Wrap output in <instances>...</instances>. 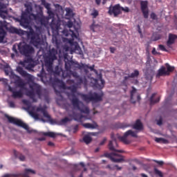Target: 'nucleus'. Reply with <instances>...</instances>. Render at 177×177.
I'll use <instances>...</instances> for the list:
<instances>
[{
  "label": "nucleus",
  "mask_w": 177,
  "mask_h": 177,
  "mask_svg": "<svg viewBox=\"0 0 177 177\" xmlns=\"http://www.w3.org/2000/svg\"><path fill=\"white\" fill-rule=\"evenodd\" d=\"M41 5L47 10V14H48V17H44L43 15V11L40 10L36 15L32 14L33 19L35 21L39 23L42 26L46 27L48 24L49 19H53L52 23H50V28L52 29L53 33L56 34L53 35V44L55 45L57 50H59V53L60 45L62 44V41L59 39V30L60 27V21L59 20L55 19V13L51 10V5L49 3H46V0H41Z\"/></svg>",
  "instance_id": "f257e3e1"
},
{
  "label": "nucleus",
  "mask_w": 177,
  "mask_h": 177,
  "mask_svg": "<svg viewBox=\"0 0 177 177\" xmlns=\"http://www.w3.org/2000/svg\"><path fill=\"white\" fill-rule=\"evenodd\" d=\"M85 67H88V65L83 63L79 64L78 62L73 60H68L64 64V68L66 70V73L63 72L62 77L64 78H71V75H73V77L75 78L77 82L76 86H80L82 84L86 86L88 84V80L86 76H80L76 71H71V69L73 71L77 69L82 70V68H85Z\"/></svg>",
  "instance_id": "f03ea898"
},
{
  "label": "nucleus",
  "mask_w": 177,
  "mask_h": 177,
  "mask_svg": "<svg viewBox=\"0 0 177 177\" xmlns=\"http://www.w3.org/2000/svg\"><path fill=\"white\" fill-rule=\"evenodd\" d=\"M111 140H110L109 144H108V149H109L110 151H114V152L104 153V156L111 159V162H114L116 163L125 162V159L124 158V156L121 154L117 153H123L124 151L117 149L119 147V145L117 143V140L115 137H114L113 133H111Z\"/></svg>",
  "instance_id": "7ed1b4c3"
},
{
  "label": "nucleus",
  "mask_w": 177,
  "mask_h": 177,
  "mask_svg": "<svg viewBox=\"0 0 177 177\" xmlns=\"http://www.w3.org/2000/svg\"><path fill=\"white\" fill-rule=\"evenodd\" d=\"M57 53V50L53 48L49 50L48 54L44 57V64L47 72L50 74L53 73L54 75H59L62 71L59 66H56L53 71V62L57 59V57L56 56Z\"/></svg>",
  "instance_id": "20e7f679"
},
{
  "label": "nucleus",
  "mask_w": 177,
  "mask_h": 177,
  "mask_svg": "<svg viewBox=\"0 0 177 177\" xmlns=\"http://www.w3.org/2000/svg\"><path fill=\"white\" fill-rule=\"evenodd\" d=\"M67 89L71 91V96L72 97H70L71 103H72V105L73 108L77 111H79L82 113L84 114H89L90 109L88 106H86L82 101L79 100L78 97L75 96V94L77 93V87L76 85H73L71 86L67 87Z\"/></svg>",
  "instance_id": "39448f33"
},
{
  "label": "nucleus",
  "mask_w": 177,
  "mask_h": 177,
  "mask_svg": "<svg viewBox=\"0 0 177 177\" xmlns=\"http://www.w3.org/2000/svg\"><path fill=\"white\" fill-rule=\"evenodd\" d=\"M10 32L19 36L26 35L27 38L30 39V43L35 47L41 45V37H39V34L36 33L31 27H30L29 31L22 30L21 29H18L17 28H10Z\"/></svg>",
  "instance_id": "423d86ee"
},
{
  "label": "nucleus",
  "mask_w": 177,
  "mask_h": 177,
  "mask_svg": "<svg viewBox=\"0 0 177 177\" xmlns=\"http://www.w3.org/2000/svg\"><path fill=\"white\" fill-rule=\"evenodd\" d=\"M77 96L81 97V99L87 103L88 102H100L102 101L104 96L103 93H89L88 94H83L82 93H77Z\"/></svg>",
  "instance_id": "0eeeda50"
},
{
  "label": "nucleus",
  "mask_w": 177,
  "mask_h": 177,
  "mask_svg": "<svg viewBox=\"0 0 177 177\" xmlns=\"http://www.w3.org/2000/svg\"><path fill=\"white\" fill-rule=\"evenodd\" d=\"M26 12H23L21 14V18L19 19L20 26L24 27V28H29V19L30 13L32 11V8L31 4H25Z\"/></svg>",
  "instance_id": "6e6552de"
},
{
  "label": "nucleus",
  "mask_w": 177,
  "mask_h": 177,
  "mask_svg": "<svg viewBox=\"0 0 177 177\" xmlns=\"http://www.w3.org/2000/svg\"><path fill=\"white\" fill-rule=\"evenodd\" d=\"M18 50L19 51V53L24 56H29L35 53L34 48L25 43L19 44Z\"/></svg>",
  "instance_id": "1a4fd4ad"
},
{
  "label": "nucleus",
  "mask_w": 177,
  "mask_h": 177,
  "mask_svg": "<svg viewBox=\"0 0 177 177\" xmlns=\"http://www.w3.org/2000/svg\"><path fill=\"white\" fill-rule=\"evenodd\" d=\"M30 88L32 90H27L26 95V96L30 97V99L35 98V93L39 97L41 96V94H42L41 87L39 84H35L34 86H30Z\"/></svg>",
  "instance_id": "9d476101"
},
{
  "label": "nucleus",
  "mask_w": 177,
  "mask_h": 177,
  "mask_svg": "<svg viewBox=\"0 0 177 177\" xmlns=\"http://www.w3.org/2000/svg\"><path fill=\"white\" fill-rule=\"evenodd\" d=\"M7 120H8V122L11 124H15V125L20 127L23 128L24 129H26L28 132L30 133L29 131V127L26 123H24L22 122L20 119L15 118L11 116L6 115Z\"/></svg>",
  "instance_id": "9b49d317"
},
{
  "label": "nucleus",
  "mask_w": 177,
  "mask_h": 177,
  "mask_svg": "<svg viewBox=\"0 0 177 177\" xmlns=\"http://www.w3.org/2000/svg\"><path fill=\"white\" fill-rule=\"evenodd\" d=\"M131 136L132 138H137V133L133 131L132 130H128L127 132L124 133L123 136H118V139L124 143L125 145H129L131 142L127 140V137Z\"/></svg>",
  "instance_id": "f8f14e48"
},
{
  "label": "nucleus",
  "mask_w": 177,
  "mask_h": 177,
  "mask_svg": "<svg viewBox=\"0 0 177 177\" xmlns=\"http://www.w3.org/2000/svg\"><path fill=\"white\" fill-rule=\"evenodd\" d=\"M45 78H46V82H53L54 84H59L60 88L65 89L66 84L62 80H60L58 78L53 79V77L50 75H46Z\"/></svg>",
  "instance_id": "ddd939ff"
},
{
  "label": "nucleus",
  "mask_w": 177,
  "mask_h": 177,
  "mask_svg": "<svg viewBox=\"0 0 177 177\" xmlns=\"http://www.w3.org/2000/svg\"><path fill=\"white\" fill-rule=\"evenodd\" d=\"M32 173V174H35V171L32 170L31 169H26L25 173L24 174H6L2 177H29V173Z\"/></svg>",
  "instance_id": "4468645a"
},
{
  "label": "nucleus",
  "mask_w": 177,
  "mask_h": 177,
  "mask_svg": "<svg viewBox=\"0 0 177 177\" xmlns=\"http://www.w3.org/2000/svg\"><path fill=\"white\" fill-rule=\"evenodd\" d=\"M108 14H109L110 15H113L115 17L120 15L121 14L120 5L117 4L113 6H111L109 7V10L108 11Z\"/></svg>",
  "instance_id": "2eb2a0df"
},
{
  "label": "nucleus",
  "mask_w": 177,
  "mask_h": 177,
  "mask_svg": "<svg viewBox=\"0 0 177 177\" xmlns=\"http://www.w3.org/2000/svg\"><path fill=\"white\" fill-rule=\"evenodd\" d=\"M17 72H18L22 77L26 78L29 82H32V76L30 73H28L27 71L23 70L21 66L17 68Z\"/></svg>",
  "instance_id": "dca6fc26"
},
{
  "label": "nucleus",
  "mask_w": 177,
  "mask_h": 177,
  "mask_svg": "<svg viewBox=\"0 0 177 177\" xmlns=\"http://www.w3.org/2000/svg\"><path fill=\"white\" fill-rule=\"evenodd\" d=\"M140 7L142 15L144 16L145 19H148V2L147 1H140Z\"/></svg>",
  "instance_id": "f3484780"
},
{
  "label": "nucleus",
  "mask_w": 177,
  "mask_h": 177,
  "mask_svg": "<svg viewBox=\"0 0 177 177\" xmlns=\"http://www.w3.org/2000/svg\"><path fill=\"white\" fill-rule=\"evenodd\" d=\"M132 90L131 91V102L132 104H136V100L138 102L140 101V95L136 93L137 90L133 86L131 87Z\"/></svg>",
  "instance_id": "a211bd4d"
},
{
  "label": "nucleus",
  "mask_w": 177,
  "mask_h": 177,
  "mask_svg": "<svg viewBox=\"0 0 177 177\" xmlns=\"http://www.w3.org/2000/svg\"><path fill=\"white\" fill-rule=\"evenodd\" d=\"M13 77L14 78H15V84L17 85V86L19 87L21 89L26 90V84L24 83V82L22 81L21 77L15 74H13Z\"/></svg>",
  "instance_id": "6ab92c4d"
},
{
  "label": "nucleus",
  "mask_w": 177,
  "mask_h": 177,
  "mask_svg": "<svg viewBox=\"0 0 177 177\" xmlns=\"http://www.w3.org/2000/svg\"><path fill=\"white\" fill-rule=\"evenodd\" d=\"M62 33H63V35H64V36H66V37H68V36L70 35L71 37H72L73 39H80V38L78 37V36L76 35L75 31H73V30H64L62 31Z\"/></svg>",
  "instance_id": "aec40b11"
},
{
  "label": "nucleus",
  "mask_w": 177,
  "mask_h": 177,
  "mask_svg": "<svg viewBox=\"0 0 177 177\" xmlns=\"http://www.w3.org/2000/svg\"><path fill=\"white\" fill-rule=\"evenodd\" d=\"M176 39H177V35H176L169 33L168 41L166 43V44L168 46V47H170V46H171L172 44H174L175 40H176Z\"/></svg>",
  "instance_id": "412c9836"
},
{
  "label": "nucleus",
  "mask_w": 177,
  "mask_h": 177,
  "mask_svg": "<svg viewBox=\"0 0 177 177\" xmlns=\"http://www.w3.org/2000/svg\"><path fill=\"white\" fill-rule=\"evenodd\" d=\"M132 128L137 131H142L143 130V124H142V122H141L140 119H138L137 121H136V122L133 124Z\"/></svg>",
  "instance_id": "4be33fe9"
},
{
  "label": "nucleus",
  "mask_w": 177,
  "mask_h": 177,
  "mask_svg": "<svg viewBox=\"0 0 177 177\" xmlns=\"http://www.w3.org/2000/svg\"><path fill=\"white\" fill-rule=\"evenodd\" d=\"M164 75H169V73L167 72L165 66H162L160 69L158 70L156 77L157 78H160V77Z\"/></svg>",
  "instance_id": "5701e85b"
},
{
  "label": "nucleus",
  "mask_w": 177,
  "mask_h": 177,
  "mask_svg": "<svg viewBox=\"0 0 177 177\" xmlns=\"http://www.w3.org/2000/svg\"><path fill=\"white\" fill-rule=\"evenodd\" d=\"M100 84H99V80L95 79L94 86L96 87L97 89H102L104 88V85L105 84V81L102 79H100Z\"/></svg>",
  "instance_id": "b1692460"
},
{
  "label": "nucleus",
  "mask_w": 177,
  "mask_h": 177,
  "mask_svg": "<svg viewBox=\"0 0 177 177\" xmlns=\"http://www.w3.org/2000/svg\"><path fill=\"white\" fill-rule=\"evenodd\" d=\"M1 1L3 0H0V1ZM8 15V10H4L3 5L1 3V2H0V17H1L2 18H5L6 15Z\"/></svg>",
  "instance_id": "393cba45"
},
{
  "label": "nucleus",
  "mask_w": 177,
  "mask_h": 177,
  "mask_svg": "<svg viewBox=\"0 0 177 177\" xmlns=\"http://www.w3.org/2000/svg\"><path fill=\"white\" fill-rule=\"evenodd\" d=\"M153 71H147V73H145V80L148 81H152L153 77Z\"/></svg>",
  "instance_id": "a878e982"
},
{
  "label": "nucleus",
  "mask_w": 177,
  "mask_h": 177,
  "mask_svg": "<svg viewBox=\"0 0 177 177\" xmlns=\"http://www.w3.org/2000/svg\"><path fill=\"white\" fill-rule=\"evenodd\" d=\"M83 127L87 129H95L97 127V124H90V123H85L82 124Z\"/></svg>",
  "instance_id": "bb28decb"
},
{
  "label": "nucleus",
  "mask_w": 177,
  "mask_h": 177,
  "mask_svg": "<svg viewBox=\"0 0 177 177\" xmlns=\"http://www.w3.org/2000/svg\"><path fill=\"white\" fill-rule=\"evenodd\" d=\"M156 95V93H153L151 95V97L149 98V104L150 105H154L155 104L160 102V98L158 97L156 99V100H153L154 97Z\"/></svg>",
  "instance_id": "cd10ccee"
},
{
  "label": "nucleus",
  "mask_w": 177,
  "mask_h": 177,
  "mask_svg": "<svg viewBox=\"0 0 177 177\" xmlns=\"http://www.w3.org/2000/svg\"><path fill=\"white\" fill-rule=\"evenodd\" d=\"M23 97V93L21 90H19V91H15L12 93V97L15 99L17 98H21Z\"/></svg>",
  "instance_id": "c85d7f7f"
},
{
  "label": "nucleus",
  "mask_w": 177,
  "mask_h": 177,
  "mask_svg": "<svg viewBox=\"0 0 177 177\" xmlns=\"http://www.w3.org/2000/svg\"><path fill=\"white\" fill-rule=\"evenodd\" d=\"M140 75V72L138 70H135L133 73H131L127 77L128 78H137Z\"/></svg>",
  "instance_id": "c756f323"
},
{
  "label": "nucleus",
  "mask_w": 177,
  "mask_h": 177,
  "mask_svg": "<svg viewBox=\"0 0 177 177\" xmlns=\"http://www.w3.org/2000/svg\"><path fill=\"white\" fill-rule=\"evenodd\" d=\"M71 120L69 119L68 117H65L63 119H61L59 122V125H66V124H68V122H71Z\"/></svg>",
  "instance_id": "7c9ffc66"
},
{
  "label": "nucleus",
  "mask_w": 177,
  "mask_h": 177,
  "mask_svg": "<svg viewBox=\"0 0 177 177\" xmlns=\"http://www.w3.org/2000/svg\"><path fill=\"white\" fill-rule=\"evenodd\" d=\"M74 120L77 121V122H82V118H84V115L81 114H76L74 115Z\"/></svg>",
  "instance_id": "2f4dec72"
},
{
  "label": "nucleus",
  "mask_w": 177,
  "mask_h": 177,
  "mask_svg": "<svg viewBox=\"0 0 177 177\" xmlns=\"http://www.w3.org/2000/svg\"><path fill=\"white\" fill-rule=\"evenodd\" d=\"M13 153H15V156L19 159L20 161H24L25 160V156L22 154H19V152L16 151L15 150L13 151Z\"/></svg>",
  "instance_id": "473e14b6"
},
{
  "label": "nucleus",
  "mask_w": 177,
  "mask_h": 177,
  "mask_svg": "<svg viewBox=\"0 0 177 177\" xmlns=\"http://www.w3.org/2000/svg\"><path fill=\"white\" fill-rule=\"evenodd\" d=\"M83 141L86 145H88L92 142V138L90 137V136H84L83 138Z\"/></svg>",
  "instance_id": "72a5a7b5"
},
{
  "label": "nucleus",
  "mask_w": 177,
  "mask_h": 177,
  "mask_svg": "<svg viewBox=\"0 0 177 177\" xmlns=\"http://www.w3.org/2000/svg\"><path fill=\"white\" fill-rule=\"evenodd\" d=\"M43 135L44 136H47L53 138H55L56 137L55 133H53V132H44Z\"/></svg>",
  "instance_id": "f704fd0d"
},
{
  "label": "nucleus",
  "mask_w": 177,
  "mask_h": 177,
  "mask_svg": "<svg viewBox=\"0 0 177 177\" xmlns=\"http://www.w3.org/2000/svg\"><path fill=\"white\" fill-rule=\"evenodd\" d=\"M82 69H84V72L86 73L88 72V69H90L91 71H94L97 73V71L95 69V65L91 66H88V65H87V67L82 68Z\"/></svg>",
  "instance_id": "c9c22d12"
},
{
  "label": "nucleus",
  "mask_w": 177,
  "mask_h": 177,
  "mask_svg": "<svg viewBox=\"0 0 177 177\" xmlns=\"http://www.w3.org/2000/svg\"><path fill=\"white\" fill-rule=\"evenodd\" d=\"M5 36H6V31L3 30H0V43L3 42Z\"/></svg>",
  "instance_id": "e433bc0d"
},
{
  "label": "nucleus",
  "mask_w": 177,
  "mask_h": 177,
  "mask_svg": "<svg viewBox=\"0 0 177 177\" xmlns=\"http://www.w3.org/2000/svg\"><path fill=\"white\" fill-rule=\"evenodd\" d=\"M154 174L158 175L159 177H163V173L156 167L154 168Z\"/></svg>",
  "instance_id": "4c0bfd02"
},
{
  "label": "nucleus",
  "mask_w": 177,
  "mask_h": 177,
  "mask_svg": "<svg viewBox=\"0 0 177 177\" xmlns=\"http://www.w3.org/2000/svg\"><path fill=\"white\" fill-rule=\"evenodd\" d=\"M4 71L6 75H8L10 73H11V75H13V72L11 71V69L8 67V65L6 66V67L4 69Z\"/></svg>",
  "instance_id": "58836bf2"
},
{
  "label": "nucleus",
  "mask_w": 177,
  "mask_h": 177,
  "mask_svg": "<svg viewBox=\"0 0 177 177\" xmlns=\"http://www.w3.org/2000/svg\"><path fill=\"white\" fill-rule=\"evenodd\" d=\"M155 142L157 143H160L161 142L162 143H167V140H165V138H155Z\"/></svg>",
  "instance_id": "ea45409f"
},
{
  "label": "nucleus",
  "mask_w": 177,
  "mask_h": 177,
  "mask_svg": "<svg viewBox=\"0 0 177 177\" xmlns=\"http://www.w3.org/2000/svg\"><path fill=\"white\" fill-rule=\"evenodd\" d=\"M30 115L32 116L33 118H35V120H39V114L34 112V111H30Z\"/></svg>",
  "instance_id": "a19ab883"
},
{
  "label": "nucleus",
  "mask_w": 177,
  "mask_h": 177,
  "mask_svg": "<svg viewBox=\"0 0 177 177\" xmlns=\"http://www.w3.org/2000/svg\"><path fill=\"white\" fill-rule=\"evenodd\" d=\"M129 80L128 77L124 76L123 81H122V85L127 87V80Z\"/></svg>",
  "instance_id": "79ce46f5"
},
{
  "label": "nucleus",
  "mask_w": 177,
  "mask_h": 177,
  "mask_svg": "<svg viewBox=\"0 0 177 177\" xmlns=\"http://www.w3.org/2000/svg\"><path fill=\"white\" fill-rule=\"evenodd\" d=\"M175 68L174 66H171L170 65L167 66V71H166L167 72L169 73V74H170V73H172L174 71Z\"/></svg>",
  "instance_id": "37998d69"
},
{
  "label": "nucleus",
  "mask_w": 177,
  "mask_h": 177,
  "mask_svg": "<svg viewBox=\"0 0 177 177\" xmlns=\"http://www.w3.org/2000/svg\"><path fill=\"white\" fill-rule=\"evenodd\" d=\"M129 127H130V124H127L126 123H122L121 124H120V128L122 129H126Z\"/></svg>",
  "instance_id": "c03bdc74"
},
{
  "label": "nucleus",
  "mask_w": 177,
  "mask_h": 177,
  "mask_svg": "<svg viewBox=\"0 0 177 177\" xmlns=\"http://www.w3.org/2000/svg\"><path fill=\"white\" fill-rule=\"evenodd\" d=\"M37 111L44 113V112H46V108H44V107H37Z\"/></svg>",
  "instance_id": "a18cd8bd"
},
{
  "label": "nucleus",
  "mask_w": 177,
  "mask_h": 177,
  "mask_svg": "<svg viewBox=\"0 0 177 177\" xmlns=\"http://www.w3.org/2000/svg\"><path fill=\"white\" fill-rule=\"evenodd\" d=\"M91 16H93V18L95 19L97 16H99V12H97L96 10H94L93 12L91 13Z\"/></svg>",
  "instance_id": "49530a36"
},
{
  "label": "nucleus",
  "mask_w": 177,
  "mask_h": 177,
  "mask_svg": "<svg viewBox=\"0 0 177 177\" xmlns=\"http://www.w3.org/2000/svg\"><path fill=\"white\" fill-rule=\"evenodd\" d=\"M121 10L124 11L125 13L129 12V8L128 7L123 8L120 6V11Z\"/></svg>",
  "instance_id": "de8ad7c7"
},
{
  "label": "nucleus",
  "mask_w": 177,
  "mask_h": 177,
  "mask_svg": "<svg viewBox=\"0 0 177 177\" xmlns=\"http://www.w3.org/2000/svg\"><path fill=\"white\" fill-rule=\"evenodd\" d=\"M42 113H43V115L44 118H48V119L51 118V117H50V115H49L48 111L42 112Z\"/></svg>",
  "instance_id": "09e8293b"
},
{
  "label": "nucleus",
  "mask_w": 177,
  "mask_h": 177,
  "mask_svg": "<svg viewBox=\"0 0 177 177\" xmlns=\"http://www.w3.org/2000/svg\"><path fill=\"white\" fill-rule=\"evenodd\" d=\"M66 83L69 85H72L75 84V82L73 80L69 79V80H67Z\"/></svg>",
  "instance_id": "8fccbe9b"
},
{
  "label": "nucleus",
  "mask_w": 177,
  "mask_h": 177,
  "mask_svg": "<svg viewBox=\"0 0 177 177\" xmlns=\"http://www.w3.org/2000/svg\"><path fill=\"white\" fill-rule=\"evenodd\" d=\"M158 48L159 50L162 51H167V49H165V47L162 44L158 45Z\"/></svg>",
  "instance_id": "3c124183"
},
{
  "label": "nucleus",
  "mask_w": 177,
  "mask_h": 177,
  "mask_svg": "<svg viewBox=\"0 0 177 177\" xmlns=\"http://www.w3.org/2000/svg\"><path fill=\"white\" fill-rule=\"evenodd\" d=\"M78 129H79V125L78 124L75 125V127L73 129V133H75L78 131Z\"/></svg>",
  "instance_id": "603ef678"
},
{
  "label": "nucleus",
  "mask_w": 177,
  "mask_h": 177,
  "mask_svg": "<svg viewBox=\"0 0 177 177\" xmlns=\"http://www.w3.org/2000/svg\"><path fill=\"white\" fill-rule=\"evenodd\" d=\"M151 19H152V20H156L157 19V15L156 14L152 12L151 14Z\"/></svg>",
  "instance_id": "864d4df0"
},
{
  "label": "nucleus",
  "mask_w": 177,
  "mask_h": 177,
  "mask_svg": "<svg viewBox=\"0 0 177 177\" xmlns=\"http://www.w3.org/2000/svg\"><path fill=\"white\" fill-rule=\"evenodd\" d=\"M73 26V24L72 21H69L67 22V27L69 28H72Z\"/></svg>",
  "instance_id": "5fc2aeb1"
},
{
  "label": "nucleus",
  "mask_w": 177,
  "mask_h": 177,
  "mask_svg": "<svg viewBox=\"0 0 177 177\" xmlns=\"http://www.w3.org/2000/svg\"><path fill=\"white\" fill-rule=\"evenodd\" d=\"M153 162H155L156 163H157L158 165L162 166L164 165V162L163 161H158L157 160H153Z\"/></svg>",
  "instance_id": "6e6d98bb"
},
{
  "label": "nucleus",
  "mask_w": 177,
  "mask_h": 177,
  "mask_svg": "<svg viewBox=\"0 0 177 177\" xmlns=\"http://www.w3.org/2000/svg\"><path fill=\"white\" fill-rule=\"evenodd\" d=\"M70 49V47L68 45H64L63 46V50L66 52H68Z\"/></svg>",
  "instance_id": "4d7b16f0"
},
{
  "label": "nucleus",
  "mask_w": 177,
  "mask_h": 177,
  "mask_svg": "<svg viewBox=\"0 0 177 177\" xmlns=\"http://www.w3.org/2000/svg\"><path fill=\"white\" fill-rule=\"evenodd\" d=\"M9 106L10 108H15V104L14 103V102L11 101V102H9Z\"/></svg>",
  "instance_id": "13d9d810"
},
{
  "label": "nucleus",
  "mask_w": 177,
  "mask_h": 177,
  "mask_svg": "<svg viewBox=\"0 0 177 177\" xmlns=\"http://www.w3.org/2000/svg\"><path fill=\"white\" fill-rule=\"evenodd\" d=\"M107 139L106 138H104L103 140H102L100 143V146H103L106 142Z\"/></svg>",
  "instance_id": "bf43d9fd"
},
{
  "label": "nucleus",
  "mask_w": 177,
  "mask_h": 177,
  "mask_svg": "<svg viewBox=\"0 0 177 177\" xmlns=\"http://www.w3.org/2000/svg\"><path fill=\"white\" fill-rule=\"evenodd\" d=\"M151 53H152V55H156L158 54V52L156 51V49L155 48H153L152 49Z\"/></svg>",
  "instance_id": "052dcab7"
},
{
  "label": "nucleus",
  "mask_w": 177,
  "mask_h": 177,
  "mask_svg": "<svg viewBox=\"0 0 177 177\" xmlns=\"http://www.w3.org/2000/svg\"><path fill=\"white\" fill-rule=\"evenodd\" d=\"M157 124H158V126H161V125H162V119H159L158 120V122H157Z\"/></svg>",
  "instance_id": "680f3d73"
},
{
  "label": "nucleus",
  "mask_w": 177,
  "mask_h": 177,
  "mask_svg": "<svg viewBox=\"0 0 177 177\" xmlns=\"http://www.w3.org/2000/svg\"><path fill=\"white\" fill-rule=\"evenodd\" d=\"M8 91L9 92H11L12 93H13L14 92H16L13 88H12L11 86L8 87Z\"/></svg>",
  "instance_id": "e2e57ef3"
},
{
  "label": "nucleus",
  "mask_w": 177,
  "mask_h": 177,
  "mask_svg": "<svg viewBox=\"0 0 177 177\" xmlns=\"http://www.w3.org/2000/svg\"><path fill=\"white\" fill-rule=\"evenodd\" d=\"M54 91L55 92V93L57 94V95H59V97H62V95L60 93V92L58 90H56L55 88L54 89Z\"/></svg>",
  "instance_id": "0e129e2a"
},
{
  "label": "nucleus",
  "mask_w": 177,
  "mask_h": 177,
  "mask_svg": "<svg viewBox=\"0 0 177 177\" xmlns=\"http://www.w3.org/2000/svg\"><path fill=\"white\" fill-rule=\"evenodd\" d=\"M110 52L111 53H114V52H115V48L110 47Z\"/></svg>",
  "instance_id": "69168bd1"
},
{
  "label": "nucleus",
  "mask_w": 177,
  "mask_h": 177,
  "mask_svg": "<svg viewBox=\"0 0 177 177\" xmlns=\"http://www.w3.org/2000/svg\"><path fill=\"white\" fill-rule=\"evenodd\" d=\"M106 168L109 169L110 170H113L114 169V166L112 167L111 165H106Z\"/></svg>",
  "instance_id": "338daca9"
},
{
  "label": "nucleus",
  "mask_w": 177,
  "mask_h": 177,
  "mask_svg": "<svg viewBox=\"0 0 177 177\" xmlns=\"http://www.w3.org/2000/svg\"><path fill=\"white\" fill-rule=\"evenodd\" d=\"M95 2H96V4L97 6H100V3H102V0H95Z\"/></svg>",
  "instance_id": "774afa93"
}]
</instances>
